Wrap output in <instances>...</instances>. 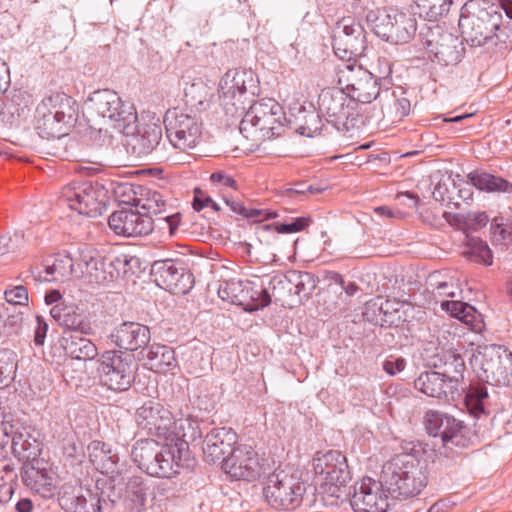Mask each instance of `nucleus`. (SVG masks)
Instances as JSON below:
<instances>
[{"instance_id":"nucleus-29","label":"nucleus","mask_w":512,"mask_h":512,"mask_svg":"<svg viewBox=\"0 0 512 512\" xmlns=\"http://www.w3.org/2000/svg\"><path fill=\"white\" fill-rule=\"evenodd\" d=\"M414 386L421 393L435 398L454 394L457 390L448 388V380L439 372H424L418 376Z\"/></svg>"},{"instance_id":"nucleus-6","label":"nucleus","mask_w":512,"mask_h":512,"mask_svg":"<svg viewBox=\"0 0 512 512\" xmlns=\"http://www.w3.org/2000/svg\"><path fill=\"white\" fill-rule=\"evenodd\" d=\"M285 113L282 106L272 98L253 103L240 122V132L256 145L279 136L283 130Z\"/></svg>"},{"instance_id":"nucleus-60","label":"nucleus","mask_w":512,"mask_h":512,"mask_svg":"<svg viewBox=\"0 0 512 512\" xmlns=\"http://www.w3.org/2000/svg\"><path fill=\"white\" fill-rule=\"evenodd\" d=\"M160 229L168 230L169 236H172L180 223V215L178 213L158 217L156 219Z\"/></svg>"},{"instance_id":"nucleus-22","label":"nucleus","mask_w":512,"mask_h":512,"mask_svg":"<svg viewBox=\"0 0 512 512\" xmlns=\"http://www.w3.org/2000/svg\"><path fill=\"white\" fill-rule=\"evenodd\" d=\"M435 367L443 369L441 373L448 380L450 390H458L463 383L465 362L462 356L453 349H441L435 356Z\"/></svg>"},{"instance_id":"nucleus-13","label":"nucleus","mask_w":512,"mask_h":512,"mask_svg":"<svg viewBox=\"0 0 512 512\" xmlns=\"http://www.w3.org/2000/svg\"><path fill=\"white\" fill-rule=\"evenodd\" d=\"M338 84L346 95L353 100L367 104L375 100L380 93L377 79L368 70L354 62H345L338 66Z\"/></svg>"},{"instance_id":"nucleus-55","label":"nucleus","mask_w":512,"mask_h":512,"mask_svg":"<svg viewBox=\"0 0 512 512\" xmlns=\"http://www.w3.org/2000/svg\"><path fill=\"white\" fill-rule=\"evenodd\" d=\"M160 277L168 289L176 290L179 278L183 277L172 262H165L159 270Z\"/></svg>"},{"instance_id":"nucleus-35","label":"nucleus","mask_w":512,"mask_h":512,"mask_svg":"<svg viewBox=\"0 0 512 512\" xmlns=\"http://www.w3.org/2000/svg\"><path fill=\"white\" fill-rule=\"evenodd\" d=\"M74 273L72 258L62 255L45 264L42 277L48 282H65L71 279Z\"/></svg>"},{"instance_id":"nucleus-45","label":"nucleus","mask_w":512,"mask_h":512,"mask_svg":"<svg viewBox=\"0 0 512 512\" xmlns=\"http://www.w3.org/2000/svg\"><path fill=\"white\" fill-rule=\"evenodd\" d=\"M468 250L465 252V255L468 256V258L471 261L485 264V265H491L493 263V255L489 248V246L482 240L471 238L468 241Z\"/></svg>"},{"instance_id":"nucleus-47","label":"nucleus","mask_w":512,"mask_h":512,"mask_svg":"<svg viewBox=\"0 0 512 512\" xmlns=\"http://www.w3.org/2000/svg\"><path fill=\"white\" fill-rule=\"evenodd\" d=\"M271 295V299L275 301H282L292 294V287L290 283L289 273L286 275H275L270 279L269 287L267 289Z\"/></svg>"},{"instance_id":"nucleus-27","label":"nucleus","mask_w":512,"mask_h":512,"mask_svg":"<svg viewBox=\"0 0 512 512\" xmlns=\"http://www.w3.org/2000/svg\"><path fill=\"white\" fill-rule=\"evenodd\" d=\"M347 95L341 88L338 89H323L318 97L319 112L330 118L340 119L347 114Z\"/></svg>"},{"instance_id":"nucleus-52","label":"nucleus","mask_w":512,"mask_h":512,"mask_svg":"<svg viewBox=\"0 0 512 512\" xmlns=\"http://www.w3.org/2000/svg\"><path fill=\"white\" fill-rule=\"evenodd\" d=\"M487 396V391L483 388H474L467 393L465 404L470 414L479 417L484 412L483 401Z\"/></svg>"},{"instance_id":"nucleus-16","label":"nucleus","mask_w":512,"mask_h":512,"mask_svg":"<svg viewBox=\"0 0 512 512\" xmlns=\"http://www.w3.org/2000/svg\"><path fill=\"white\" fill-rule=\"evenodd\" d=\"M137 427L146 434L165 441L170 435L174 418L172 413L163 404L156 401H147L135 412Z\"/></svg>"},{"instance_id":"nucleus-5","label":"nucleus","mask_w":512,"mask_h":512,"mask_svg":"<svg viewBox=\"0 0 512 512\" xmlns=\"http://www.w3.org/2000/svg\"><path fill=\"white\" fill-rule=\"evenodd\" d=\"M77 115L76 100L65 93H55L37 106L35 128L43 138L61 137L66 135Z\"/></svg>"},{"instance_id":"nucleus-61","label":"nucleus","mask_w":512,"mask_h":512,"mask_svg":"<svg viewBox=\"0 0 512 512\" xmlns=\"http://www.w3.org/2000/svg\"><path fill=\"white\" fill-rule=\"evenodd\" d=\"M452 182L451 177H447L446 179H441L433 191V196L436 200L445 201L446 199H450V189L449 184Z\"/></svg>"},{"instance_id":"nucleus-42","label":"nucleus","mask_w":512,"mask_h":512,"mask_svg":"<svg viewBox=\"0 0 512 512\" xmlns=\"http://www.w3.org/2000/svg\"><path fill=\"white\" fill-rule=\"evenodd\" d=\"M292 293L300 298H308L316 288L317 281L315 277L308 272L289 271Z\"/></svg>"},{"instance_id":"nucleus-58","label":"nucleus","mask_w":512,"mask_h":512,"mask_svg":"<svg viewBox=\"0 0 512 512\" xmlns=\"http://www.w3.org/2000/svg\"><path fill=\"white\" fill-rule=\"evenodd\" d=\"M491 229L494 241L506 243L512 240V223H497L495 219Z\"/></svg>"},{"instance_id":"nucleus-64","label":"nucleus","mask_w":512,"mask_h":512,"mask_svg":"<svg viewBox=\"0 0 512 512\" xmlns=\"http://www.w3.org/2000/svg\"><path fill=\"white\" fill-rule=\"evenodd\" d=\"M47 330H48L47 323L42 319V317L37 316L36 317V328L34 331V342L36 345H43Z\"/></svg>"},{"instance_id":"nucleus-53","label":"nucleus","mask_w":512,"mask_h":512,"mask_svg":"<svg viewBox=\"0 0 512 512\" xmlns=\"http://www.w3.org/2000/svg\"><path fill=\"white\" fill-rule=\"evenodd\" d=\"M447 418L449 416H445L437 411H427L424 416V426L427 432L432 436H439Z\"/></svg>"},{"instance_id":"nucleus-44","label":"nucleus","mask_w":512,"mask_h":512,"mask_svg":"<svg viewBox=\"0 0 512 512\" xmlns=\"http://www.w3.org/2000/svg\"><path fill=\"white\" fill-rule=\"evenodd\" d=\"M17 371V355L10 349H0V388L8 386Z\"/></svg>"},{"instance_id":"nucleus-21","label":"nucleus","mask_w":512,"mask_h":512,"mask_svg":"<svg viewBox=\"0 0 512 512\" xmlns=\"http://www.w3.org/2000/svg\"><path fill=\"white\" fill-rule=\"evenodd\" d=\"M237 433L229 427L212 429L205 437L203 443V458L206 462L215 464L224 462L226 457L234 450L237 443Z\"/></svg>"},{"instance_id":"nucleus-11","label":"nucleus","mask_w":512,"mask_h":512,"mask_svg":"<svg viewBox=\"0 0 512 512\" xmlns=\"http://www.w3.org/2000/svg\"><path fill=\"white\" fill-rule=\"evenodd\" d=\"M164 122L167 137L174 148L185 152L200 143L202 122L196 113L175 107L166 112Z\"/></svg>"},{"instance_id":"nucleus-3","label":"nucleus","mask_w":512,"mask_h":512,"mask_svg":"<svg viewBox=\"0 0 512 512\" xmlns=\"http://www.w3.org/2000/svg\"><path fill=\"white\" fill-rule=\"evenodd\" d=\"M381 479L388 491L396 497L419 495L428 483V476L420 461L411 454H397L382 467Z\"/></svg>"},{"instance_id":"nucleus-28","label":"nucleus","mask_w":512,"mask_h":512,"mask_svg":"<svg viewBox=\"0 0 512 512\" xmlns=\"http://www.w3.org/2000/svg\"><path fill=\"white\" fill-rule=\"evenodd\" d=\"M440 306L452 317L466 324L471 331L481 332L483 330L484 322L473 306L462 301L453 300H440Z\"/></svg>"},{"instance_id":"nucleus-7","label":"nucleus","mask_w":512,"mask_h":512,"mask_svg":"<svg viewBox=\"0 0 512 512\" xmlns=\"http://www.w3.org/2000/svg\"><path fill=\"white\" fill-rule=\"evenodd\" d=\"M502 19V14L489 2L470 0L461 9L459 28L466 41L480 46L496 36Z\"/></svg>"},{"instance_id":"nucleus-50","label":"nucleus","mask_w":512,"mask_h":512,"mask_svg":"<svg viewBox=\"0 0 512 512\" xmlns=\"http://www.w3.org/2000/svg\"><path fill=\"white\" fill-rule=\"evenodd\" d=\"M225 203L230 206L231 210L235 213L245 215L246 217L256 218L257 221H263L271 218H276L277 214L275 212H269L265 210H256V209H246L244 205L240 201H235L231 199L229 196L223 197Z\"/></svg>"},{"instance_id":"nucleus-51","label":"nucleus","mask_w":512,"mask_h":512,"mask_svg":"<svg viewBox=\"0 0 512 512\" xmlns=\"http://www.w3.org/2000/svg\"><path fill=\"white\" fill-rule=\"evenodd\" d=\"M14 428V415L5 408L0 407V451H5V447L13 436Z\"/></svg>"},{"instance_id":"nucleus-12","label":"nucleus","mask_w":512,"mask_h":512,"mask_svg":"<svg viewBox=\"0 0 512 512\" xmlns=\"http://www.w3.org/2000/svg\"><path fill=\"white\" fill-rule=\"evenodd\" d=\"M136 368L133 355L106 351L98 360L97 370L101 384L113 391H125L134 381Z\"/></svg>"},{"instance_id":"nucleus-43","label":"nucleus","mask_w":512,"mask_h":512,"mask_svg":"<svg viewBox=\"0 0 512 512\" xmlns=\"http://www.w3.org/2000/svg\"><path fill=\"white\" fill-rule=\"evenodd\" d=\"M416 4L420 14L429 21H437L448 14L452 0H416Z\"/></svg>"},{"instance_id":"nucleus-63","label":"nucleus","mask_w":512,"mask_h":512,"mask_svg":"<svg viewBox=\"0 0 512 512\" xmlns=\"http://www.w3.org/2000/svg\"><path fill=\"white\" fill-rule=\"evenodd\" d=\"M443 217L449 225L459 230L467 231L466 215L444 212Z\"/></svg>"},{"instance_id":"nucleus-4","label":"nucleus","mask_w":512,"mask_h":512,"mask_svg":"<svg viewBox=\"0 0 512 512\" xmlns=\"http://www.w3.org/2000/svg\"><path fill=\"white\" fill-rule=\"evenodd\" d=\"M86 115L91 125L108 124L122 133L137 120L133 104L124 102L110 89L94 91L85 103Z\"/></svg>"},{"instance_id":"nucleus-10","label":"nucleus","mask_w":512,"mask_h":512,"mask_svg":"<svg viewBox=\"0 0 512 512\" xmlns=\"http://www.w3.org/2000/svg\"><path fill=\"white\" fill-rule=\"evenodd\" d=\"M60 200L78 214L96 217L106 208L107 191L98 183L71 182L62 188Z\"/></svg>"},{"instance_id":"nucleus-31","label":"nucleus","mask_w":512,"mask_h":512,"mask_svg":"<svg viewBox=\"0 0 512 512\" xmlns=\"http://www.w3.org/2000/svg\"><path fill=\"white\" fill-rule=\"evenodd\" d=\"M10 441L12 453L20 461L31 463L40 453L38 441L27 431L14 432Z\"/></svg>"},{"instance_id":"nucleus-41","label":"nucleus","mask_w":512,"mask_h":512,"mask_svg":"<svg viewBox=\"0 0 512 512\" xmlns=\"http://www.w3.org/2000/svg\"><path fill=\"white\" fill-rule=\"evenodd\" d=\"M394 20V39L396 43L408 42L416 31V21L410 15L398 11L393 16Z\"/></svg>"},{"instance_id":"nucleus-9","label":"nucleus","mask_w":512,"mask_h":512,"mask_svg":"<svg viewBox=\"0 0 512 512\" xmlns=\"http://www.w3.org/2000/svg\"><path fill=\"white\" fill-rule=\"evenodd\" d=\"M470 363L482 381L502 386L512 383V353L502 346H479Z\"/></svg>"},{"instance_id":"nucleus-36","label":"nucleus","mask_w":512,"mask_h":512,"mask_svg":"<svg viewBox=\"0 0 512 512\" xmlns=\"http://www.w3.org/2000/svg\"><path fill=\"white\" fill-rule=\"evenodd\" d=\"M63 346L66 353L76 360H92L98 354L97 347L92 341L79 336L65 338Z\"/></svg>"},{"instance_id":"nucleus-33","label":"nucleus","mask_w":512,"mask_h":512,"mask_svg":"<svg viewBox=\"0 0 512 512\" xmlns=\"http://www.w3.org/2000/svg\"><path fill=\"white\" fill-rule=\"evenodd\" d=\"M17 473L14 462L7 451H0V503H7L12 498Z\"/></svg>"},{"instance_id":"nucleus-54","label":"nucleus","mask_w":512,"mask_h":512,"mask_svg":"<svg viewBox=\"0 0 512 512\" xmlns=\"http://www.w3.org/2000/svg\"><path fill=\"white\" fill-rule=\"evenodd\" d=\"M73 509L74 512H101L100 499L97 495L88 493V496H76Z\"/></svg>"},{"instance_id":"nucleus-1","label":"nucleus","mask_w":512,"mask_h":512,"mask_svg":"<svg viewBox=\"0 0 512 512\" xmlns=\"http://www.w3.org/2000/svg\"><path fill=\"white\" fill-rule=\"evenodd\" d=\"M188 452L189 446L184 442L164 441L160 447L153 439H142L133 446L132 457L149 475L172 478L179 473Z\"/></svg>"},{"instance_id":"nucleus-46","label":"nucleus","mask_w":512,"mask_h":512,"mask_svg":"<svg viewBox=\"0 0 512 512\" xmlns=\"http://www.w3.org/2000/svg\"><path fill=\"white\" fill-rule=\"evenodd\" d=\"M247 292L249 297L248 304L243 305L246 309L257 310L265 307L271 302V295L267 289L257 286L255 283L246 281Z\"/></svg>"},{"instance_id":"nucleus-38","label":"nucleus","mask_w":512,"mask_h":512,"mask_svg":"<svg viewBox=\"0 0 512 512\" xmlns=\"http://www.w3.org/2000/svg\"><path fill=\"white\" fill-rule=\"evenodd\" d=\"M200 436L198 423L191 417H184L174 420L173 426L170 429V435L165 441H172V443L184 442L195 440Z\"/></svg>"},{"instance_id":"nucleus-59","label":"nucleus","mask_w":512,"mask_h":512,"mask_svg":"<svg viewBox=\"0 0 512 512\" xmlns=\"http://www.w3.org/2000/svg\"><path fill=\"white\" fill-rule=\"evenodd\" d=\"M467 231H477L485 227L489 221V217L484 212H474L466 214Z\"/></svg>"},{"instance_id":"nucleus-30","label":"nucleus","mask_w":512,"mask_h":512,"mask_svg":"<svg viewBox=\"0 0 512 512\" xmlns=\"http://www.w3.org/2000/svg\"><path fill=\"white\" fill-rule=\"evenodd\" d=\"M161 138V127L157 124H151L135 135L129 145H131L132 151L137 157H144L153 152Z\"/></svg>"},{"instance_id":"nucleus-48","label":"nucleus","mask_w":512,"mask_h":512,"mask_svg":"<svg viewBox=\"0 0 512 512\" xmlns=\"http://www.w3.org/2000/svg\"><path fill=\"white\" fill-rule=\"evenodd\" d=\"M310 217H298L292 219L291 222L288 223H273L263 225L262 229L264 230H273L279 234H291L297 233L305 230L311 223Z\"/></svg>"},{"instance_id":"nucleus-8","label":"nucleus","mask_w":512,"mask_h":512,"mask_svg":"<svg viewBox=\"0 0 512 512\" xmlns=\"http://www.w3.org/2000/svg\"><path fill=\"white\" fill-rule=\"evenodd\" d=\"M306 485L292 469L277 468L263 483V498L276 510H293L300 506Z\"/></svg>"},{"instance_id":"nucleus-62","label":"nucleus","mask_w":512,"mask_h":512,"mask_svg":"<svg viewBox=\"0 0 512 512\" xmlns=\"http://www.w3.org/2000/svg\"><path fill=\"white\" fill-rule=\"evenodd\" d=\"M406 362L403 358H389L383 363V369L386 373L393 376L404 370Z\"/></svg>"},{"instance_id":"nucleus-40","label":"nucleus","mask_w":512,"mask_h":512,"mask_svg":"<svg viewBox=\"0 0 512 512\" xmlns=\"http://www.w3.org/2000/svg\"><path fill=\"white\" fill-rule=\"evenodd\" d=\"M468 180L471 185L481 191L494 192L503 191L506 192L512 188L506 180L493 176L485 172L474 171L468 174Z\"/></svg>"},{"instance_id":"nucleus-24","label":"nucleus","mask_w":512,"mask_h":512,"mask_svg":"<svg viewBox=\"0 0 512 512\" xmlns=\"http://www.w3.org/2000/svg\"><path fill=\"white\" fill-rule=\"evenodd\" d=\"M51 316L63 327L82 334L91 333V324L83 309L75 304H57L51 311Z\"/></svg>"},{"instance_id":"nucleus-18","label":"nucleus","mask_w":512,"mask_h":512,"mask_svg":"<svg viewBox=\"0 0 512 512\" xmlns=\"http://www.w3.org/2000/svg\"><path fill=\"white\" fill-rule=\"evenodd\" d=\"M129 260L126 256L112 257L85 255L83 257L84 270L77 277H84L91 283L104 284L113 281L118 276L119 265H126Z\"/></svg>"},{"instance_id":"nucleus-34","label":"nucleus","mask_w":512,"mask_h":512,"mask_svg":"<svg viewBox=\"0 0 512 512\" xmlns=\"http://www.w3.org/2000/svg\"><path fill=\"white\" fill-rule=\"evenodd\" d=\"M432 293L436 299L442 297H457L461 294V282L456 273H433L429 277Z\"/></svg>"},{"instance_id":"nucleus-20","label":"nucleus","mask_w":512,"mask_h":512,"mask_svg":"<svg viewBox=\"0 0 512 512\" xmlns=\"http://www.w3.org/2000/svg\"><path fill=\"white\" fill-rule=\"evenodd\" d=\"M110 228L118 235L136 237L148 235L154 229V220L136 210H120L112 213L108 220Z\"/></svg>"},{"instance_id":"nucleus-32","label":"nucleus","mask_w":512,"mask_h":512,"mask_svg":"<svg viewBox=\"0 0 512 512\" xmlns=\"http://www.w3.org/2000/svg\"><path fill=\"white\" fill-rule=\"evenodd\" d=\"M135 207L142 215L149 217L160 216L165 212L166 201L156 190L147 187L139 188V196L134 200Z\"/></svg>"},{"instance_id":"nucleus-39","label":"nucleus","mask_w":512,"mask_h":512,"mask_svg":"<svg viewBox=\"0 0 512 512\" xmlns=\"http://www.w3.org/2000/svg\"><path fill=\"white\" fill-rule=\"evenodd\" d=\"M381 109L383 115L388 120L397 122L409 114L411 104L403 94L397 96L395 93H392L385 98Z\"/></svg>"},{"instance_id":"nucleus-2","label":"nucleus","mask_w":512,"mask_h":512,"mask_svg":"<svg viewBox=\"0 0 512 512\" xmlns=\"http://www.w3.org/2000/svg\"><path fill=\"white\" fill-rule=\"evenodd\" d=\"M315 482L327 505H337L345 497L351 481L346 456L338 450L317 452L312 460Z\"/></svg>"},{"instance_id":"nucleus-26","label":"nucleus","mask_w":512,"mask_h":512,"mask_svg":"<svg viewBox=\"0 0 512 512\" xmlns=\"http://www.w3.org/2000/svg\"><path fill=\"white\" fill-rule=\"evenodd\" d=\"M145 365L155 373L165 374L178 366L173 348L167 345L153 344L149 347Z\"/></svg>"},{"instance_id":"nucleus-56","label":"nucleus","mask_w":512,"mask_h":512,"mask_svg":"<svg viewBox=\"0 0 512 512\" xmlns=\"http://www.w3.org/2000/svg\"><path fill=\"white\" fill-rule=\"evenodd\" d=\"M4 298L9 304L19 306H27L29 301L28 291L22 285L8 287Z\"/></svg>"},{"instance_id":"nucleus-49","label":"nucleus","mask_w":512,"mask_h":512,"mask_svg":"<svg viewBox=\"0 0 512 512\" xmlns=\"http://www.w3.org/2000/svg\"><path fill=\"white\" fill-rule=\"evenodd\" d=\"M398 13V10H390L379 12V15L375 18V29L376 33L387 41L395 42L394 39V20L393 16Z\"/></svg>"},{"instance_id":"nucleus-25","label":"nucleus","mask_w":512,"mask_h":512,"mask_svg":"<svg viewBox=\"0 0 512 512\" xmlns=\"http://www.w3.org/2000/svg\"><path fill=\"white\" fill-rule=\"evenodd\" d=\"M214 87L202 79L190 83L184 92L185 107L189 113H200L207 110L213 99Z\"/></svg>"},{"instance_id":"nucleus-19","label":"nucleus","mask_w":512,"mask_h":512,"mask_svg":"<svg viewBox=\"0 0 512 512\" xmlns=\"http://www.w3.org/2000/svg\"><path fill=\"white\" fill-rule=\"evenodd\" d=\"M42 465L43 463L39 460L26 463L23 468L22 479L31 491L49 499L59 494V480L52 469Z\"/></svg>"},{"instance_id":"nucleus-23","label":"nucleus","mask_w":512,"mask_h":512,"mask_svg":"<svg viewBox=\"0 0 512 512\" xmlns=\"http://www.w3.org/2000/svg\"><path fill=\"white\" fill-rule=\"evenodd\" d=\"M112 338L118 347L136 351L150 341V330L140 323L125 322L115 330Z\"/></svg>"},{"instance_id":"nucleus-17","label":"nucleus","mask_w":512,"mask_h":512,"mask_svg":"<svg viewBox=\"0 0 512 512\" xmlns=\"http://www.w3.org/2000/svg\"><path fill=\"white\" fill-rule=\"evenodd\" d=\"M383 481L364 477L355 486L351 506L355 512H386L389 497Z\"/></svg>"},{"instance_id":"nucleus-37","label":"nucleus","mask_w":512,"mask_h":512,"mask_svg":"<svg viewBox=\"0 0 512 512\" xmlns=\"http://www.w3.org/2000/svg\"><path fill=\"white\" fill-rule=\"evenodd\" d=\"M246 281L239 279H230L221 282L218 288L219 297L232 304L246 305L248 304L249 295L247 292Z\"/></svg>"},{"instance_id":"nucleus-57","label":"nucleus","mask_w":512,"mask_h":512,"mask_svg":"<svg viewBox=\"0 0 512 512\" xmlns=\"http://www.w3.org/2000/svg\"><path fill=\"white\" fill-rule=\"evenodd\" d=\"M463 426L456 419L449 417L446 420L444 427L442 428L439 436L442 438L444 443L454 441L458 434L462 432Z\"/></svg>"},{"instance_id":"nucleus-15","label":"nucleus","mask_w":512,"mask_h":512,"mask_svg":"<svg viewBox=\"0 0 512 512\" xmlns=\"http://www.w3.org/2000/svg\"><path fill=\"white\" fill-rule=\"evenodd\" d=\"M221 468L232 480L247 482L258 480L267 470L264 458L246 444L235 447Z\"/></svg>"},{"instance_id":"nucleus-14","label":"nucleus","mask_w":512,"mask_h":512,"mask_svg":"<svg viewBox=\"0 0 512 512\" xmlns=\"http://www.w3.org/2000/svg\"><path fill=\"white\" fill-rule=\"evenodd\" d=\"M255 76L250 70H229L220 81L223 105L231 114L243 112L252 101Z\"/></svg>"}]
</instances>
